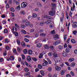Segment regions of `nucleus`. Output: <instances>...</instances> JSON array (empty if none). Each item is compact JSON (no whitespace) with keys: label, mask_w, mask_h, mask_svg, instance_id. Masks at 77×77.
I'll return each mask as SVG.
<instances>
[{"label":"nucleus","mask_w":77,"mask_h":77,"mask_svg":"<svg viewBox=\"0 0 77 77\" xmlns=\"http://www.w3.org/2000/svg\"><path fill=\"white\" fill-rule=\"evenodd\" d=\"M47 20H51L52 19V17L51 16H48Z\"/></svg>","instance_id":"13d9d810"},{"label":"nucleus","mask_w":77,"mask_h":77,"mask_svg":"<svg viewBox=\"0 0 77 77\" xmlns=\"http://www.w3.org/2000/svg\"><path fill=\"white\" fill-rule=\"evenodd\" d=\"M7 51H5L3 53V54L4 55V56H6V55H7Z\"/></svg>","instance_id":"09e8293b"},{"label":"nucleus","mask_w":77,"mask_h":77,"mask_svg":"<svg viewBox=\"0 0 77 77\" xmlns=\"http://www.w3.org/2000/svg\"><path fill=\"white\" fill-rule=\"evenodd\" d=\"M63 47V46L62 45H59L58 46V48L59 50H62Z\"/></svg>","instance_id":"a211bd4d"},{"label":"nucleus","mask_w":77,"mask_h":77,"mask_svg":"<svg viewBox=\"0 0 77 77\" xmlns=\"http://www.w3.org/2000/svg\"><path fill=\"white\" fill-rule=\"evenodd\" d=\"M21 27H22L23 29H24V27H26V26L25 25H21Z\"/></svg>","instance_id":"69168bd1"},{"label":"nucleus","mask_w":77,"mask_h":77,"mask_svg":"<svg viewBox=\"0 0 77 77\" xmlns=\"http://www.w3.org/2000/svg\"><path fill=\"white\" fill-rule=\"evenodd\" d=\"M72 61H74V58H70L69 59V62H72Z\"/></svg>","instance_id":"bb28decb"},{"label":"nucleus","mask_w":77,"mask_h":77,"mask_svg":"<svg viewBox=\"0 0 77 77\" xmlns=\"http://www.w3.org/2000/svg\"><path fill=\"white\" fill-rule=\"evenodd\" d=\"M65 51L66 53H69V52L70 51V49H69V48H66L65 50Z\"/></svg>","instance_id":"2eb2a0df"},{"label":"nucleus","mask_w":77,"mask_h":77,"mask_svg":"<svg viewBox=\"0 0 77 77\" xmlns=\"http://www.w3.org/2000/svg\"><path fill=\"white\" fill-rule=\"evenodd\" d=\"M35 29H32L30 30V33H33L34 32H35Z\"/></svg>","instance_id":"c9c22d12"},{"label":"nucleus","mask_w":77,"mask_h":77,"mask_svg":"<svg viewBox=\"0 0 77 77\" xmlns=\"http://www.w3.org/2000/svg\"><path fill=\"white\" fill-rule=\"evenodd\" d=\"M12 3V1L11 0H9L8 1V3H9V4H10V5H11V3Z\"/></svg>","instance_id":"e2e57ef3"},{"label":"nucleus","mask_w":77,"mask_h":77,"mask_svg":"<svg viewBox=\"0 0 77 77\" xmlns=\"http://www.w3.org/2000/svg\"><path fill=\"white\" fill-rule=\"evenodd\" d=\"M13 33L16 36H18V33L17 32H14Z\"/></svg>","instance_id":"6ab92c4d"},{"label":"nucleus","mask_w":77,"mask_h":77,"mask_svg":"<svg viewBox=\"0 0 77 77\" xmlns=\"http://www.w3.org/2000/svg\"><path fill=\"white\" fill-rule=\"evenodd\" d=\"M54 61L55 62V65L56 66H57V63L58 62H60V61H61V59L60 58H59L57 59H55L54 60Z\"/></svg>","instance_id":"f03ea898"},{"label":"nucleus","mask_w":77,"mask_h":77,"mask_svg":"<svg viewBox=\"0 0 77 77\" xmlns=\"http://www.w3.org/2000/svg\"><path fill=\"white\" fill-rule=\"evenodd\" d=\"M17 30V29L15 27V26H14L13 27V29H11V31L13 33V32H16Z\"/></svg>","instance_id":"6e6552de"},{"label":"nucleus","mask_w":77,"mask_h":77,"mask_svg":"<svg viewBox=\"0 0 77 77\" xmlns=\"http://www.w3.org/2000/svg\"><path fill=\"white\" fill-rule=\"evenodd\" d=\"M29 26L31 27V28H32L33 27V25L31 23L29 25Z\"/></svg>","instance_id":"052dcab7"},{"label":"nucleus","mask_w":77,"mask_h":77,"mask_svg":"<svg viewBox=\"0 0 77 77\" xmlns=\"http://www.w3.org/2000/svg\"><path fill=\"white\" fill-rule=\"evenodd\" d=\"M5 49H6V50H9L10 49L9 47L8 46H7L5 47Z\"/></svg>","instance_id":"0e129e2a"},{"label":"nucleus","mask_w":77,"mask_h":77,"mask_svg":"<svg viewBox=\"0 0 77 77\" xmlns=\"http://www.w3.org/2000/svg\"><path fill=\"white\" fill-rule=\"evenodd\" d=\"M66 77H71V75L69 74H67L66 75Z\"/></svg>","instance_id":"774afa93"},{"label":"nucleus","mask_w":77,"mask_h":77,"mask_svg":"<svg viewBox=\"0 0 77 77\" xmlns=\"http://www.w3.org/2000/svg\"><path fill=\"white\" fill-rule=\"evenodd\" d=\"M44 24H45V23L44 22L42 21L40 22V26H43V25H44Z\"/></svg>","instance_id":"412c9836"},{"label":"nucleus","mask_w":77,"mask_h":77,"mask_svg":"<svg viewBox=\"0 0 77 77\" xmlns=\"http://www.w3.org/2000/svg\"><path fill=\"white\" fill-rule=\"evenodd\" d=\"M30 72H27L25 73V75L26 76H28V75H30Z\"/></svg>","instance_id":"864d4df0"},{"label":"nucleus","mask_w":77,"mask_h":77,"mask_svg":"<svg viewBox=\"0 0 77 77\" xmlns=\"http://www.w3.org/2000/svg\"><path fill=\"white\" fill-rule=\"evenodd\" d=\"M38 67L39 68H40V69H41V68H42V65L41 64H39L38 65Z\"/></svg>","instance_id":"79ce46f5"},{"label":"nucleus","mask_w":77,"mask_h":77,"mask_svg":"<svg viewBox=\"0 0 77 77\" xmlns=\"http://www.w3.org/2000/svg\"><path fill=\"white\" fill-rule=\"evenodd\" d=\"M60 73L61 75H64V74H65V71L63 70H61L60 72Z\"/></svg>","instance_id":"c756f323"},{"label":"nucleus","mask_w":77,"mask_h":77,"mask_svg":"<svg viewBox=\"0 0 77 77\" xmlns=\"http://www.w3.org/2000/svg\"><path fill=\"white\" fill-rule=\"evenodd\" d=\"M27 3L26 2H23L21 4V8H25L26 7H27Z\"/></svg>","instance_id":"f257e3e1"},{"label":"nucleus","mask_w":77,"mask_h":77,"mask_svg":"<svg viewBox=\"0 0 77 77\" xmlns=\"http://www.w3.org/2000/svg\"><path fill=\"white\" fill-rule=\"evenodd\" d=\"M20 5H19L18 6H17L16 8V9H17V10H20Z\"/></svg>","instance_id":"58836bf2"},{"label":"nucleus","mask_w":77,"mask_h":77,"mask_svg":"<svg viewBox=\"0 0 77 77\" xmlns=\"http://www.w3.org/2000/svg\"><path fill=\"white\" fill-rule=\"evenodd\" d=\"M10 10L11 12H14L15 11V10L13 8H10Z\"/></svg>","instance_id":"3c124183"},{"label":"nucleus","mask_w":77,"mask_h":77,"mask_svg":"<svg viewBox=\"0 0 77 77\" xmlns=\"http://www.w3.org/2000/svg\"><path fill=\"white\" fill-rule=\"evenodd\" d=\"M39 33L37 32L35 33V38H37L38 36H39Z\"/></svg>","instance_id":"b1692460"},{"label":"nucleus","mask_w":77,"mask_h":77,"mask_svg":"<svg viewBox=\"0 0 77 77\" xmlns=\"http://www.w3.org/2000/svg\"><path fill=\"white\" fill-rule=\"evenodd\" d=\"M67 34H65L64 35V37H63V38H64V41H66V36H67Z\"/></svg>","instance_id":"f3484780"},{"label":"nucleus","mask_w":77,"mask_h":77,"mask_svg":"<svg viewBox=\"0 0 77 77\" xmlns=\"http://www.w3.org/2000/svg\"><path fill=\"white\" fill-rule=\"evenodd\" d=\"M8 29H5L4 31V33H8Z\"/></svg>","instance_id":"a18cd8bd"},{"label":"nucleus","mask_w":77,"mask_h":77,"mask_svg":"<svg viewBox=\"0 0 77 77\" xmlns=\"http://www.w3.org/2000/svg\"><path fill=\"white\" fill-rule=\"evenodd\" d=\"M44 63L42 64V65L43 66H47L48 65V62L46 60H44Z\"/></svg>","instance_id":"39448f33"},{"label":"nucleus","mask_w":77,"mask_h":77,"mask_svg":"<svg viewBox=\"0 0 77 77\" xmlns=\"http://www.w3.org/2000/svg\"><path fill=\"white\" fill-rule=\"evenodd\" d=\"M25 71L26 72H28V71H29V69L27 68H25Z\"/></svg>","instance_id":"603ef678"},{"label":"nucleus","mask_w":77,"mask_h":77,"mask_svg":"<svg viewBox=\"0 0 77 77\" xmlns=\"http://www.w3.org/2000/svg\"><path fill=\"white\" fill-rule=\"evenodd\" d=\"M37 47H38V48H40V47H42V45L41 43H39L37 45Z\"/></svg>","instance_id":"4468645a"},{"label":"nucleus","mask_w":77,"mask_h":77,"mask_svg":"<svg viewBox=\"0 0 77 77\" xmlns=\"http://www.w3.org/2000/svg\"><path fill=\"white\" fill-rule=\"evenodd\" d=\"M45 49H48L49 48V46L47 45H45Z\"/></svg>","instance_id":"393cba45"},{"label":"nucleus","mask_w":77,"mask_h":77,"mask_svg":"<svg viewBox=\"0 0 77 77\" xmlns=\"http://www.w3.org/2000/svg\"><path fill=\"white\" fill-rule=\"evenodd\" d=\"M37 17V14L35 13H34L32 14V18H36Z\"/></svg>","instance_id":"dca6fc26"},{"label":"nucleus","mask_w":77,"mask_h":77,"mask_svg":"<svg viewBox=\"0 0 77 77\" xmlns=\"http://www.w3.org/2000/svg\"><path fill=\"white\" fill-rule=\"evenodd\" d=\"M21 32L22 33H23V34H26V31H25L24 29H22L21 30Z\"/></svg>","instance_id":"473e14b6"},{"label":"nucleus","mask_w":77,"mask_h":77,"mask_svg":"<svg viewBox=\"0 0 77 77\" xmlns=\"http://www.w3.org/2000/svg\"><path fill=\"white\" fill-rule=\"evenodd\" d=\"M53 53H52V52H50L48 53V56H49L51 57L53 55Z\"/></svg>","instance_id":"72a5a7b5"},{"label":"nucleus","mask_w":77,"mask_h":77,"mask_svg":"<svg viewBox=\"0 0 77 77\" xmlns=\"http://www.w3.org/2000/svg\"><path fill=\"white\" fill-rule=\"evenodd\" d=\"M30 24V22L29 21L26 22L25 23V25L26 26H29V24Z\"/></svg>","instance_id":"7c9ffc66"},{"label":"nucleus","mask_w":77,"mask_h":77,"mask_svg":"<svg viewBox=\"0 0 77 77\" xmlns=\"http://www.w3.org/2000/svg\"><path fill=\"white\" fill-rule=\"evenodd\" d=\"M72 26L74 28H76V27H77V22H74L73 23Z\"/></svg>","instance_id":"423d86ee"},{"label":"nucleus","mask_w":77,"mask_h":77,"mask_svg":"<svg viewBox=\"0 0 77 77\" xmlns=\"http://www.w3.org/2000/svg\"><path fill=\"white\" fill-rule=\"evenodd\" d=\"M13 52L14 53V54H17V51L16 49H14L13 50Z\"/></svg>","instance_id":"2f4dec72"},{"label":"nucleus","mask_w":77,"mask_h":77,"mask_svg":"<svg viewBox=\"0 0 77 77\" xmlns=\"http://www.w3.org/2000/svg\"><path fill=\"white\" fill-rule=\"evenodd\" d=\"M48 70L50 72L51 71H52V68L51 67H48Z\"/></svg>","instance_id":"f704fd0d"},{"label":"nucleus","mask_w":77,"mask_h":77,"mask_svg":"<svg viewBox=\"0 0 77 77\" xmlns=\"http://www.w3.org/2000/svg\"><path fill=\"white\" fill-rule=\"evenodd\" d=\"M54 54V57H58V55H57V54L56 53H54L53 54Z\"/></svg>","instance_id":"a878e982"},{"label":"nucleus","mask_w":77,"mask_h":77,"mask_svg":"<svg viewBox=\"0 0 77 77\" xmlns=\"http://www.w3.org/2000/svg\"><path fill=\"white\" fill-rule=\"evenodd\" d=\"M22 57L23 60H24L25 59V56H24V55L23 54Z\"/></svg>","instance_id":"6e6d98bb"},{"label":"nucleus","mask_w":77,"mask_h":77,"mask_svg":"<svg viewBox=\"0 0 77 77\" xmlns=\"http://www.w3.org/2000/svg\"><path fill=\"white\" fill-rule=\"evenodd\" d=\"M71 66L72 67H73V66H75V63H71Z\"/></svg>","instance_id":"8fccbe9b"},{"label":"nucleus","mask_w":77,"mask_h":77,"mask_svg":"<svg viewBox=\"0 0 77 77\" xmlns=\"http://www.w3.org/2000/svg\"><path fill=\"white\" fill-rule=\"evenodd\" d=\"M77 33V31L76 30H75L73 32V34L74 35H75Z\"/></svg>","instance_id":"de8ad7c7"},{"label":"nucleus","mask_w":77,"mask_h":77,"mask_svg":"<svg viewBox=\"0 0 77 77\" xmlns=\"http://www.w3.org/2000/svg\"><path fill=\"white\" fill-rule=\"evenodd\" d=\"M32 59L34 60V61H35V62H36L37 61V58H34V57H32Z\"/></svg>","instance_id":"a19ab883"},{"label":"nucleus","mask_w":77,"mask_h":77,"mask_svg":"<svg viewBox=\"0 0 77 77\" xmlns=\"http://www.w3.org/2000/svg\"><path fill=\"white\" fill-rule=\"evenodd\" d=\"M53 37L54 40H57V39L59 38V35L57 34L54 35Z\"/></svg>","instance_id":"0eeeda50"},{"label":"nucleus","mask_w":77,"mask_h":77,"mask_svg":"<svg viewBox=\"0 0 77 77\" xmlns=\"http://www.w3.org/2000/svg\"><path fill=\"white\" fill-rule=\"evenodd\" d=\"M5 42L6 43H8V42H9V40H8V38L6 39Z\"/></svg>","instance_id":"680f3d73"},{"label":"nucleus","mask_w":77,"mask_h":77,"mask_svg":"<svg viewBox=\"0 0 77 77\" xmlns=\"http://www.w3.org/2000/svg\"><path fill=\"white\" fill-rule=\"evenodd\" d=\"M40 72L41 74L42 75V76L44 75L45 74H44V71L41 70L40 71Z\"/></svg>","instance_id":"4be33fe9"},{"label":"nucleus","mask_w":77,"mask_h":77,"mask_svg":"<svg viewBox=\"0 0 77 77\" xmlns=\"http://www.w3.org/2000/svg\"><path fill=\"white\" fill-rule=\"evenodd\" d=\"M24 54H27V49H24L23 50Z\"/></svg>","instance_id":"5701e85b"},{"label":"nucleus","mask_w":77,"mask_h":77,"mask_svg":"<svg viewBox=\"0 0 77 77\" xmlns=\"http://www.w3.org/2000/svg\"><path fill=\"white\" fill-rule=\"evenodd\" d=\"M27 60L28 61V62H30V61H31L32 59L31 58V57H30V56H28L27 57Z\"/></svg>","instance_id":"9d476101"},{"label":"nucleus","mask_w":77,"mask_h":77,"mask_svg":"<svg viewBox=\"0 0 77 77\" xmlns=\"http://www.w3.org/2000/svg\"><path fill=\"white\" fill-rule=\"evenodd\" d=\"M17 51H18V52H19V53L21 52V49H20V48H19V47H18L17 48Z\"/></svg>","instance_id":"e433bc0d"},{"label":"nucleus","mask_w":77,"mask_h":77,"mask_svg":"<svg viewBox=\"0 0 77 77\" xmlns=\"http://www.w3.org/2000/svg\"><path fill=\"white\" fill-rule=\"evenodd\" d=\"M14 59H15V57H14L13 56H11L10 57V59L11 60H14Z\"/></svg>","instance_id":"aec40b11"},{"label":"nucleus","mask_w":77,"mask_h":77,"mask_svg":"<svg viewBox=\"0 0 77 77\" xmlns=\"http://www.w3.org/2000/svg\"><path fill=\"white\" fill-rule=\"evenodd\" d=\"M28 53L29 54H32L33 51L32 50H29L28 51Z\"/></svg>","instance_id":"ddd939ff"},{"label":"nucleus","mask_w":77,"mask_h":77,"mask_svg":"<svg viewBox=\"0 0 77 77\" xmlns=\"http://www.w3.org/2000/svg\"><path fill=\"white\" fill-rule=\"evenodd\" d=\"M55 69L57 71H60L61 68L59 66H56L55 67Z\"/></svg>","instance_id":"1a4fd4ad"},{"label":"nucleus","mask_w":77,"mask_h":77,"mask_svg":"<svg viewBox=\"0 0 77 77\" xmlns=\"http://www.w3.org/2000/svg\"><path fill=\"white\" fill-rule=\"evenodd\" d=\"M51 7L52 10H56V4L52 3L51 4Z\"/></svg>","instance_id":"20e7f679"},{"label":"nucleus","mask_w":77,"mask_h":77,"mask_svg":"<svg viewBox=\"0 0 77 77\" xmlns=\"http://www.w3.org/2000/svg\"><path fill=\"white\" fill-rule=\"evenodd\" d=\"M60 43V42L59 41H57L55 42L54 43V45H57V44H59Z\"/></svg>","instance_id":"f8f14e48"},{"label":"nucleus","mask_w":77,"mask_h":77,"mask_svg":"<svg viewBox=\"0 0 77 77\" xmlns=\"http://www.w3.org/2000/svg\"><path fill=\"white\" fill-rule=\"evenodd\" d=\"M51 34H55V30L54 29L53 31H52L51 32Z\"/></svg>","instance_id":"4c0bfd02"},{"label":"nucleus","mask_w":77,"mask_h":77,"mask_svg":"<svg viewBox=\"0 0 77 77\" xmlns=\"http://www.w3.org/2000/svg\"><path fill=\"white\" fill-rule=\"evenodd\" d=\"M71 42H72V43H75V41L74 40V39H72L71 40Z\"/></svg>","instance_id":"49530a36"},{"label":"nucleus","mask_w":77,"mask_h":77,"mask_svg":"<svg viewBox=\"0 0 77 77\" xmlns=\"http://www.w3.org/2000/svg\"><path fill=\"white\" fill-rule=\"evenodd\" d=\"M63 56H64V57H66V56H67V53L64 52L63 53Z\"/></svg>","instance_id":"cd10ccee"},{"label":"nucleus","mask_w":77,"mask_h":77,"mask_svg":"<svg viewBox=\"0 0 77 77\" xmlns=\"http://www.w3.org/2000/svg\"><path fill=\"white\" fill-rule=\"evenodd\" d=\"M17 42L18 45H20V40L18 39L17 41Z\"/></svg>","instance_id":"4d7b16f0"},{"label":"nucleus","mask_w":77,"mask_h":77,"mask_svg":"<svg viewBox=\"0 0 77 77\" xmlns=\"http://www.w3.org/2000/svg\"><path fill=\"white\" fill-rule=\"evenodd\" d=\"M65 63L66 65L67 66H69V64L68 62H66Z\"/></svg>","instance_id":"338daca9"},{"label":"nucleus","mask_w":77,"mask_h":77,"mask_svg":"<svg viewBox=\"0 0 77 77\" xmlns=\"http://www.w3.org/2000/svg\"><path fill=\"white\" fill-rule=\"evenodd\" d=\"M20 13L21 14H25V11L24 10L21 11H20Z\"/></svg>","instance_id":"37998d69"},{"label":"nucleus","mask_w":77,"mask_h":77,"mask_svg":"<svg viewBox=\"0 0 77 77\" xmlns=\"http://www.w3.org/2000/svg\"><path fill=\"white\" fill-rule=\"evenodd\" d=\"M24 40L25 41H26V42H27L29 41V40L27 39V38H25L24 39Z\"/></svg>","instance_id":"5fc2aeb1"},{"label":"nucleus","mask_w":77,"mask_h":77,"mask_svg":"<svg viewBox=\"0 0 77 77\" xmlns=\"http://www.w3.org/2000/svg\"><path fill=\"white\" fill-rule=\"evenodd\" d=\"M72 8L73 9V11H74V10H75V4H74V3L73 4Z\"/></svg>","instance_id":"ea45409f"},{"label":"nucleus","mask_w":77,"mask_h":77,"mask_svg":"<svg viewBox=\"0 0 77 77\" xmlns=\"http://www.w3.org/2000/svg\"><path fill=\"white\" fill-rule=\"evenodd\" d=\"M50 15L51 16H54L55 15V10H52L49 12Z\"/></svg>","instance_id":"7ed1b4c3"},{"label":"nucleus","mask_w":77,"mask_h":77,"mask_svg":"<svg viewBox=\"0 0 77 77\" xmlns=\"http://www.w3.org/2000/svg\"><path fill=\"white\" fill-rule=\"evenodd\" d=\"M40 35H41V36H46V35L45 34H44L43 33L40 34Z\"/></svg>","instance_id":"bf43d9fd"},{"label":"nucleus","mask_w":77,"mask_h":77,"mask_svg":"<svg viewBox=\"0 0 77 77\" xmlns=\"http://www.w3.org/2000/svg\"><path fill=\"white\" fill-rule=\"evenodd\" d=\"M21 44L22 47H25V45H26V44L24 42H22Z\"/></svg>","instance_id":"c03bdc74"},{"label":"nucleus","mask_w":77,"mask_h":77,"mask_svg":"<svg viewBox=\"0 0 77 77\" xmlns=\"http://www.w3.org/2000/svg\"><path fill=\"white\" fill-rule=\"evenodd\" d=\"M52 22V21L51 20H48L45 21V23L46 24H49Z\"/></svg>","instance_id":"9b49d317"},{"label":"nucleus","mask_w":77,"mask_h":77,"mask_svg":"<svg viewBox=\"0 0 77 77\" xmlns=\"http://www.w3.org/2000/svg\"><path fill=\"white\" fill-rule=\"evenodd\" d=\"M42 57H43V54H42V53L40 54L39 56V58L41 59V58H42Z\"/></svg>","instance_id":"c85d7f7f"}]
</instances>
